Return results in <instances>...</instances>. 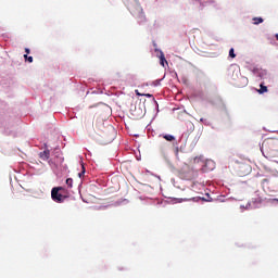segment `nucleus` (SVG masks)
<instances>
[{"mask_svg": "<svg viewBox=\"0 0 278 278\" xmlns=\"http://www.w3.org/2000/svg\"><path fill=\"white\" fill-rule=\"evenodd\" d=\"M278 142L274 140H266L262 142L261 151L263 156L269 161L277 162L278 159Z\"/></svg>", "mask_w": 278, "mask_h": 278, "instance_id": "f257e3e1", "label": "nucleus"}, {"mask_svg": "<svg viewBox=\"0 0 278 278\" xmlns=\"http://www.w3.org/2000/svg\"><path fill=\"white\" fill-rule=\"evenodd\" d=\"M131 14L138 20V23H146L147 16L144 15L143 9L136 4L134 9H131Z\"/></svg>", "mask_w": 278, "mask_h": 278, "instance_id": "f03ea898", "label": "nucleus"}, {"mask_svg": "<svg viewBox=\"0 0 278 278\" xmlns=\"http://www.w3.org/2000/svg\"><path fill=\"white\" fill-rule=\"evenodd\" d=\"M61 190H63L62 187H58V188L52 189V192H51L52 200L56 203H62L66 199L65 195H62L61 193H59Z\"/></svg>", "mask_w": 278, "mask_h": 278, "instance_id": "7ed1b4c3", "label": "nucleus"}, {"mask_svg": "<svg viewBox=\"0 0 278 278\" xmlns=\"http://www.w3.org/2000/svg\"><path fill=\"white\" fill-rule=\"evenodd\" d=\"M39 159L42 161H49L50 159V150H45L42 152L39 153Z\"/></svg>", "mask_w": 278, "mask_h": 278, "instance_id": "20e7f679", "label": "nucleus"}, {"mask_svg": "<svg viewBox=\"0 0 278 278\" xmlns=\"http://www.w3.org/2000/svg\"><path fill=\"white\" fill-rule=\"evenodd\" d=\"M160 64L163 66V67H165V64H167V60H166V58H165V54H164V52H160Z\"/></svg>", "mask_w": 278, "mask_h": 278, "instance_id": "39448f33", "label": "nucleus"}, {"mask_svg": "<svg viewBox=\"0 0 278 278\" xmlns=\"http://www.w3.org/2000/svg\"><path fill=\"white\" fill-rule=\"evenodd\" d=\"M163 138L169 142H174L176 140L175 136L173 135H163Z\"/></svg>", "mask_w": 278, "mask_h": 278, "instance_id": "423d86ee", "label": "nucleus"}, {"mask_svg": "<svg viewBox=\"0 0 278 278\" xmlns=\"http://www.w3.org/2000/svg\"><path fill=\"white\" fill-rule=\"evenodd\" d=\"M261 23H264V18L263 17H253V24L254 25H258Z\"/></svg>", "mask_w": 278, "mask_h": 278, "instance_id": "0eeeda50", "label": "nucleus"}, {"mask_svg": "<svg viewBox=\"0 0 278 278\" xmlns=\"http://www.w3.org/2000/svg\"><path fill=\"white\" fill-rule=\"evenodd\" d=\"M260 87L261 88L257 90L258 93L263 94V93L267 92V87L266 86L261 84Z\"/></svg>", "mask_w": 278, "mask_h": 278, "instance_id": "6e6552de", "label": "nucleus"}, {"mask_svg": "<svg viewBox=\"0 0 278 278\" xmlns=\"http://www.w3.org/2000/svg\"><path fill=\"white\" fill-rule=\"evenodd\" d=\"M229 56L231 58V59H236V53H235V48H230V50H229Z\"/></svg>", "mask_w": 278, "mask_h": 278, "instance_id": "1a4fd4ad", "label": "nucleus"}, {"mask_svg": "<svg viewBox=\"0 0 278 278\" xmlns=\"http://www.w3.org/2000/svg\"><path fill=\"white\" fill-rule=\"evenodd\" d=\"M66 186L70 187V188L73 187V179L72 178L66 179Z\"/></svg>", "mask_w": 278, "mask_h": 278, "instance_id": "9d476101", "label": "nucleus"}, {"mask_svg": "<svg viewBox=\"0 0 278 278\" xmlns=\"http://www.w3.org/2000/svg\"><path fill=\"white\" fill-rule=\"evenodd\" d=\"M25 60L28 61L29 63H33L34 59L33 56H27V54L24 55Z\"/></svg>", "mask_w": 278, "mask_h": 278, "instance_id": "9b49d317", "label": "nucleus"}, {"mask_svg": "<svg viewBox=\"0 0 278 278\" xmlns=\"http://www.w3.org/2000/svg\"><path fill=\"white\" fill-rule=\"evenodd\" d=\"M161 84V79H155L153 83H152V85L153 86H159Z\"/></svg>", "mask_w": 278, "mask_h": 278, "instance_id": "f8f14e48", "label": "nucleus"}, {"mask_svg": "<svg viewBox=\"0 0 278 278\" xmlns=\"http://www.w3.org/2000/svg\"><path fill=\"white\" fill-rule=\"evenodd\" d=\"M135 92H136V96L143 97V93H140L139 90H135Z\"/></svg>", "mask_w": 278, "mask_h": 278, "instance_id": "ddd939ff", "label": "nucleus"}, {"mask_svg": "<svg viewBox=\"0 0 278 278\" xmlns=\"http://www.w3.org/2000/svg\"><path fill=\"white\" fill-rule=\"evenodd\" d=\"M142 97H146V98H149V99L153 98V96H152V94H150V93L142 94Z\"/></svg>", "mask_w": 278, "mask_h": 278, "instance_id": "4468645a", "label": "nucleus"}, {"mask_svg": "<svg viewBox=\"0 0 278 278\" xmlns=\"http://www.w3.org/2000/svg\"><path fill=\"white\" fill-rule=\"evenodd\" d=\"M83 175H85V166H83V172L79 174V177H81Z\"/></svg>", "mask_w": 278, "mask_h": 278, "instance_id": "2eb2a0df", "label": "nucleus"}, {"mask_svg": "<svg viewBox=\"0 0 278 278\" xmlns=\"http://www.w3.org/2000/svg\"><path fill=\"white\" fill-rule=\"evenodd\" d=\"M25 52H26L27 54H29V53H30V49H29V48H25Z\"/></svg>", "mask_w": 278, "mask_h": 278, "instance_id": "dca6fc26", "label": "nucleus"}, {"mask_svg": "<svg viewBox=\"0 0 278 278\" xmlns=\"http://www.w3.org/2000/svg\"><path fill=\"white\" fill-rule=\"evenodd\" d=\"M266 182H268V179H263L262 180V184H266Z\"/></svg>", "mask_w": 278, "mask_h": 278, "instance_id": "f3484780", "label": "nucleus"}, {"mask_svg": "<svg viewBox=\"0 0 278 278\" xmlns=\"http://www.w3.org/2000/svg\"><path fill=\"white\" fill-rule=\"evenodd\" d=\"M275 38L278 40V34L275 35Z\"/></svg>", "mask_w": 278, "mask_h": 278, "instance_id": "a211bd4d", "label": "nucleus"}, {"mask_svg": "<svg viewBox=\"0 0 278 278\" xmlns=\"http://www.w3.org/2000/svg\"><path fill=\"white\" fill-rule=\"evenodd\" d=\"M258 202H260V203H262V202H263V200H262V199H260V200H258Z\"/></svg>", "mask_w": 278, "mask_h": 278, "instance_id": "6ab92c4d", "label": "nucleus"}, {"mask_svg": "<svg viewBox=\"0 0 278 278\" xmlns=\"http://www.w3.org/2000/svg\"><path fill=\"white\" fill-rule=\"evenodd\" d=\"M176 154H178V148L176 149Z\"/></svg>", "mask_w": 278, "mask_h": 278, "instance_id": "aec40b11", "label": "nucleus"}, {"mask_svg": "<svg viewBox=\"0 0 278 278\" xmlns=\"http://www.w3.org/2000/svg\"><path fill=\"white\" fill-rule=\"evenodd\" d=\"M275 201H277V202H278V199H275Z\"/></svg>", "mask_w": 278, "mask_h": 278, "instance_id": "412c9836", "label": "nucleus"}]
</instances>
